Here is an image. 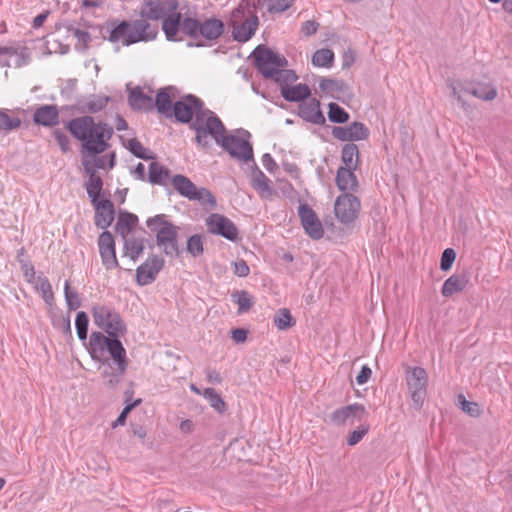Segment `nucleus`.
<instances>
[{"label":"nucleus","instance_id":"nucleus-1","mask_svg":"<svg viewBox=\"0 0 512 512\" xmlns=\"http://www.w3.org/2000/svg\"><path fill=\"white\" fill-rule=\"evenodd\" d=\"M100 329L107 333V336L102 332L93 331L90 335L87 350L94 361L101 362L104 365H110L109 359L105 357L108 352L118 366L121 373H125L127 369L126 350L120 341V337L124 336L127 332L125 322L119 313L103 325Z\"/></svg>","mask_w":512,"mask_h":512},{"label":"nucleus","instance_id":"nucleus-2","mask_svg":"<svg viewBox=\"0 0 512 512\" xmlns=\"http://www.w3.org/2000/svg\"><path fill=\"white\" fill-rule=\"evenodd\" d=\"M66 128L75 139L81 141L82 151L88 155L102 154L110 147L113 128L102 121L96 123L89 115L71 119Z\"/></svg>","mask_w":512,"mask_h":512},{"label":"nucleus","instance_id":"nucleus-3","mask_svg":"<svg viewBox=\"0 0 512 512\" xmlns=\"http://www.w3.org/2000/svg\"><path fill=\"white\" fill-rule=\"evenodd\" d=\"M188 102H192L195 105L196 111L194 112V120L190 123V128L195 131L196 143L203 147L208 148L210 143L208 136L213 139L216 136H221V132H226V128L221 119L211 110L204 107V102L193 94L185 96Z\"/></svg>","mask_w":512,"mask_h":512},{"label":"nucleus","instance_id":"nucleus-4","mask_svg":"<svg viewBox=\"0 0 512 512\" xmlns=\"http://www.w3.org/2000/svg\"><path fill=\"white\" fill-rule=\"evenodd\" d=\"M236 132L239 136L221 132V136H216L214 140L232 158L244 162L253 161V147L249 141L251 138L250 132L245 129H238Z\"/></svg>","mask_w":512,"mask_h":512},{"label":"nucleus","instance_id":"nucleus-5","mask_svg":"<svg viewBox=\"0 0 512 512\" xmlns=\"http://www.w3.org/2000/svg\"><path fill=\"white\" fill-rule=\"evenodd\" d=\"M252 55L255 68L265 79L272 78L277 74V70L285 68L288 64L283 55L263 45L257 46Z\"/></svg>","mask_w":512,"mask_h":512},{"label":"nucleus","instance_id":"nucleus-6","mask_svg":"<svg viewBox=\"0 0 512 512\" xmlns=\"http://www.w3.org/2000/svg\"><path fill=\"white\" fill-rule=\"evenodd\" d=\"M171 184L177 193L190 201H198L200 204H209L215 208L217 201L210 190L205 187L198 188L187 176L176 174L171 178Z\"/></svg>","mask_w":512,"mask_h":512},{"label":"nucleus","instance_id":"nucleus-7","mask_svg":"<svg viewBox=\"0 0 512 512\" xmlns=\"http://www.w3.org/2000/svg\"><path fill=\"white\" fill-rule=\"evenodd\" d=\"M427 373L422 367H414L406 373V383L410 397L415 409L420 410L423 406L427 393Z\"/></svg>","mask_w":512,"mask_h":512},{"label":"nucleus","instance_id":"nucleus-8","mask_svg":"<svg viewBox=\"0 0 512 512\" xmlns=\"http://www.w3.org/2000/svg\"><path fill=\"white\" fill-rule=\"evenodd\" d=\"M178 8V0H143L139 8V16L157 23Z\"/></svg>","mask_w":512,"mask_h":512},{"label":"nucleus","instance_id":"nucleus-9","mask_svg":"<svg viewBox=\"0 0 512 512\" xmlns=\"http://www.w3.org/2000/svg\"><path fill=\"white\" fill-rule=\"evenodd\" d=\"M130 33L127 35V45H133L140 42H151L156 40L159 34L158 23H153L145 17L129 21Z\"/></svg>","mask_w":512,"mask_h":512},{"label":"nucleus","instance_id":"nucleus-10","mask_svg":"<svg viewBox=\"0 0 512 512\" xmlns=\"http://www.w3.org/2000/svg\"><path fill=\"white\" fill-rule=\"evenodd\" d=\"M207 231L212 235L221 236L224 239L236 242L239 239V229L234 222L219 213H211L205 220Z\"/></svg>","mask_w":512,"mask_h":512},{"label":"nucleus","instance_id":"nucleus-11","mask_svg":"<svg viewBox=\"0 0 512 512\" xmlns=\"http://www.w3.org/2000/svg\"><path fill=\"white\" fill-rule=\"evenodd\" d=\"M368 415L365 406L361 403H352L335 409L329 415L330 423L335 426L353 425L362 422Z\"/></svg>","mask_w":512,"mask_h":512},{"label":"nucleus","instance_id":"nucleus-12","mask_svg":"<svg viewBox=\"0 0 512 512\" xmlns=\"http://www.w3.org/2000/svg\"><path fill=\"white\" fill-rule=\"evenodd\" d=\"M360 200L352 193H343L336 198L334 212L343 224L352 223L360 211Z\"/></svg>","mask_w":512,"mask_h":512},{"label":"nucleus","instance_id":"nucleus-13","mask_svg":"<svg viewBox=\"0 0 512 512\" xmlns=\"http://www.w3.org/2000/svg\"><path fill=\"white\" fill-rule=\"evenodd\" d=\"M165 265V260L156 254L150 255L145 262L136 269V283L147 286L153 283Z\"/></svg>","mask_w":512,"mask_h":512},{"label":"nucleus","instance_id":"nucleus-14","mask_svg":"<svg viewBox=\"0 0 512 512\" xmlns=\"http://www.w3.org/2000/svg\"><path fill=\"white\" fill-rule=\"evenodd\" d=\"M178 231L179 227L171 223L162 228L156 237L157 246L168 257L179 256Z\"/></svg>","mask_w":512,"mask_h":512},{"label":"nucleus","instance_id":"nucleus-15","mask_svg":"<svg viewBox=\"0 0 512 512\" xmlns=\"http://www.w3.org/2000/svg\"><path fill=\"white\" fill-rule=\"evenodd\" d=\"M298 215L305 232L314 240H319L324 235L322 223L314 210L307 204H300Z\"/></svg>","mask_w":512,"mask_h":512},{"label":"nucleus","instance_id":"nucleus-16","mask_svg":"<svg viewBox=\"0 0 512 512\" xmlns=\"http://www.w3.org/2000/svg\"><path fill=\"white\" fill-rule=\"evenodd\" d=\"M99 253L104 267L107 270L119 268L116 257L115 241L111 232L103 231L98 239Z\"/></svg>","mask_w":512,"mask_h":512},{"label":"nucleus","instance_id":"nucleus-17","mask_svg":"<svg viewBox=\"0 0 512 512\" xmlns=\"http://www.w3.org/2000/svg\"><path fill=\"white\" fill-rule=\"evenodd\" d=\"M370 131L367 126L358 121L352 122L348 126H334L332 135L340 141H361L369 137Z\"/></svg>","mask_w":512,"mask_h":512},{"label":"nucleus","instance_id":"nucleus-18","mask_svg":"<svg viewBox=\"0 0 512 512\" xmlns=\"http://www.w3.org/2000/svg\"><path fill=\"white\" fill-rule=\"evenodd\" d=\"M239 18H244V20L242 23H237L236 20L232 22V37L237 42L245 43L254 36L258 29L259 18L258 15L254 14L239 16Z\"/></svg>","mask_w":512,"mask_h":512},{"label":"nucleus","instance_id":"nucleus-19","mask_svg":"<svg viewBox=\"0 0 512 512\" xmlns=\"http://www.w3.org/2000/svg\"><path fill=\"white\" fill-rule=\"evenodd\" d=\"M298 116L306 122L315 125H324L325 116L320 109V101L316 98H310L300 103L298 106Z\"/></svg>","mask_w":512,"mask_h":512},{"label":"nucleus","instance_id":"nucleus-20","mask_svg":"<svg viewBox=\"0 0 512 512\" xmlns=\"http://www.w3.org/2000/svg\"><path fill=\"white\" fill-rule=\"evenodd\" d=\"M95 209V225L104 231L112 224L115 218V209L111 200L103 199L92 203Z\"/></svg>","mask_w":512,"mask_h":512},{"label":"nucleus","instance_id":"nucleus-21","mask_svg":"<svg viewBox=\"0 0 512 512\" xmlns=\"http://www.w3.org/2000/svg\"><path fill=\"white\" fill-rule=\"evenodd\" d=\"M199 31V38L202 37L207 41L213 42L222 36L225 31V24L216 17L206 18L204 21H201Z\"/></svg>","mask_w":512,"mask_h":512},{"label":"nucleus","instance_id":"nucleus-22","mask_svg":"<svg viewBox=\"0 0 512 512\" xmlns=\"http://www.w3.org/2000/svg\"><path fill=\"white\" fill-rule=\"evenodd\" d=\"M128 103L134 111L148 112L154 109L153 98L145 94L140 86L129 90Z\"/></svg>","mask_w":512,"mask_h":512},{"label":"nucleus","instance_id":"nucleus-23","mask_svg":"<svg viewBox=\"0 0 512 512\" xmlns=\"http://www.w3.org/2000/svg\"><path fill=\"white\" fill-rule=\"evenodd\" d=\"M269 0H241L239 5L233 10L234 18L245 15H257L259 12L264 15V11L268 12Z\"/></svg>","mask_w":512,"mask_h":512},{"label":"nucleus","instance_id":"nucleus-24","mask_svg":"<svg viewBox=\"0 0 512 512\" xmlns=\"http://www.w3.org/2000/svg\"><path fill=\"white\" fill-rule=\"evenodd\" d=\"M33 121L44 127H52L59 122V112L55 105H42L33 114Z\"/></svg>","mask_w":512,"mask_h":512},{"label":"nucleus","instance_id":"nucleus-25","mask_svg":"<svg viewBox=\"0 0 512 512\" xmlns=\"http://www.w3.org/2000/svg\"><path fill=\"white\" fill-rule=\"evenodd\" d=\"M130 22L127 20L123 21H111L108 23V36H104V39H107L109 42L117 43L119 41L122 42L124 46H128L126 39L127 35L130 33Z\"/></svg>","mask_w":512,"mask_h":512},{"label":"nucleus","instance_id":"nucleus-26","mask_svg":"<svg viewBox=\"0 0 512 512\" xmlns=\"http://www.w3.org/2000/svg\"><path fill=\"white\" fill-rule=\"evenodd\" d=\"M162 21V31L168 41H178L177 35L181 31L182 15L178 10L171 12Z\"/></svg>","mask_w":512,"mask_h":512},{"label":"nucleus","instance_id":"nucleus-27","mask_svg":"<svg viewBox=\"0 0 512 512\" xmlns=\"http://www.w3.org/2000/svg\"><path fill=\"white\" fill-rule=\"evenodd\" d=\"M281 96L288 102H304L311 95V90L307 84L282 85Z\"/></svg>","mask_w":512,"mask_h":512},{"label":"nucleus","instance_id":"nucleus-28","mask_svg":"<svg viewBox=\"0 0 512 512\" xmlns=\"http://www.w3.org/2000/svg\"><path fill=\"white\" fill-rule=\"evenodd\" d=\"M173 90H175L173 86L160 88L156 94L155 101H153L154 108L166 118L172 117L174 103L172 102L170 92Z\"/></svg>","mask_w":512,"mask_h":512},{"label":"nucleus","instance_id":"nucleus-29","mask_svg":"<svg viewBox=\"0 0 512 512\" xmlns=\"http://www.w3.org/2000/svg\"><path fill=\"white\" fill-rule=\"evenodd\" d=\"M356 169H349L346 167H339L336 173L335 182L339 190L344 193L347 191H356L358 187V180L354 173Z\"/></svg>","mask_w":512,"mask_h":512},{"label":"nucleus","instance_id":"nucleus-30","mask_svg":"<svg viewBox=\"0 0 512 512\" xmlns=\"http://www.w3.org/2000/svg\"><path fill=\"white\" fill-rule=\"evenodd\" d=\"M196 111L195 105L192 102L184 100H178L174 103L172 109V116L175 117L176 121L188 124L193 120L194 112Z\"/></svg>","mask_w":512,"mask_h":512},{"label":"nucleus","instance_id":"nucleus-31","mask_svg":"<svg viewBox=\"0 0 512 512\" xmlns=\"http://www.w3.org/2000/svg\"><path fill=\"white\" fill-rule=\"evenodd\" d=\"M468 284L466 275L453 274L447 278L441 288L444 297H451L453 294L462 292Z\"/></svg>","mask_w":512,"mask_h":512},{"label":"nucleus","instance_id":"nucleus-32","mask_svg":"<svg viewBox=\"0 0 512 512\" xmlns=\"http://www.w3.org/2000/svg\"><path fill=\"white\" fill-rule=\"evenodd\" d=\"M170 178V170L160 164L159 162L153 161L148 166V182L152 185L165 186L167 180Z\"/></svg>","mask_w":512,"mask_h":512},{"label":"nucleus","instance_id":"nucleus-33","mask_svg":"<svg viewBox=\"0 0 512 512\" xmlns=\"http://www.w3.org/2000/svg\"><path fill=\"white\" fill-rule=\"evenodd\" d=\"M110 101V97L104 95H90L79 102L82 112L98 113L102 111Z\"/></svg>","mask_w":512,"mask_h":512},{"label":"nucleus","instance_id":"nucleus-34","mask_svg":"<svg viewBox=\"0 0 512 512\" xmlns=\"http://www.w3.org/2000/svg\"><path fill=\"white\" fill-rule=\"evenodd\" d=\"M251 186L261 195L271 193L270 179L259 169L253 160Z\"/></svg>","mask_w":512,"mask_h":512},{"label":"nucleus","instance_id":"nucleus-35","mask_svg":"<svg viewBox=\"0 0 512 512\" xmlns=\"http://www.w3.org/2000/svg\"><path fill=\"white\" fill-rule=\"evenodd\" d=\"M137 223H138L137 215L127 212V211H123V212L119 213V216H118V219H117V222L115 225V230H116V232L120 233L123 237H125L126 234H128L129 232H131L134 229V227L137 225Z\"/></svg>","mask_w":512,"mask_h":512},{"label":"nucleus","instance_id":"nucleus-36","mask_svg":"<svg viewBox=\"0 0 512 512\" xmlns=\"http://www.w3.org/2000/svg\"><path fill=\"white\" fill-rule=\"evenodd\" d=\"M319 89L324 93L334 96L335 93H346L349 86L343 80L322 77L319 81Z\"/></svg>","mask_w":512,"mask_h":512},{"label":"nucleus","instance_id":"nucleus-37","mask_svg":"<svg viewBox=\"0 0 512 512\" xmlns=\"http://www.w3.org/2000/svg\"><path fill=\"white\" fill-rule=\"evenodd\" d=\"M341 159L344 163L343 167L349 169H357L359 161V150L356 144L347 143L342 147Z\"/></svg>","mask_w":512,"mask_h":512},{"label":"nucleus","instance_id":"nucleus-38","mask_svg":"<svg viewBox=\"0 0 512 512\" xmlns=\"http://www.w3.org/2000/svg\"><path fill=\"white\" fill-rule=\"evenodd\" d=\"M118 312L105 305L100 306H94L92 308V316L94 323L97 327L101 328L103 325L111 321V319L116 315Z\"/></svg>","mask_w":512,"mask_h":512},{"label":"nucleus","instance_id":"nucleus-39","mask_svg":"<svg viewBox=\"0 0 512 512\" xmlns=\"http://www.w3.org/2000/svg\"><path fill=\"white\" fill-rule=\"evenodd\" d=\"M10 112L8 109L0 108V132L9 133L18 129L22 124V120L17 116L10 115Z\"/></svg>","mask_w":512,"mask_h":512},{"label":"nucleus","instance_id":"nucleus-40","mask_svg":"<svg viewBox=\"0 0 512 512\" xmlns=\"http://www.w3.org/2000/svg\"><path fill=\"white\" fill-rule=\"evenodd\" d=\"M67 31L74 38L77 39V43L75 44V49L78 51H84L87 49L88 44L91 42V35L88 31L82 30L75 26L74 24H69L67 26Z\"/></svg>","mask_w":512,"mask_h":512},{"label":"nucleus","instance_id":"nucleus-41","mask_svg":"<svg viewBox=\"0 0 512 512\" xmlns=\"http://www.w3.org/2000/svg\"><path fill=\"white\" fill-rule=\"evenodd\" d=\"M144 251V244L142 239L138 238H125L124 241V255L129 256L132 261H136Z\"/></svg>","mask_w":512,"mask_h":512},{"label":"nucleus","instance_id":"nucleus-42","mask_svg":"<svg viewBox=\"0 0 512 512\" xmlns=\"http://www.w3.org/2000/svg\"><path fill=\"white\" fill-rule=\"evenodd\" d=\"M86 192L91 200V203L101 201L100 196L103 189V180L100 176H93L85 183Z\"/></svg>","mask_w":512,"mask_h":512},{"label":"nucleus","instance_id":"nucleus-43","mask_svg":"<svg viewBox=\"0 0 512 512\" xmlns=\"http://www.w3.org/2000/svg\"><path fill=\"white\" fill-rule=\"evenodd\" d=\"M350 118L349 113L335 102L328 104V120L335 124H344Z\"/></svg>","mask_w":512,"mask_h":512},{"label":"nucleus","instance_id":"nucleus-44","mask_svg":"<svg viewBox=\"0 0 512 512\" xmlns=\"http://www.w3.org/2000/svg\"><path fill=\"white\" fill-rule=\"evenodd\" d=\"M203 397L209 402L210 406L218 413L222 414L226 410V403L214 388H205Z\"/></svg>","mask_w":512,"mask_h":512},{"label":"nucleus","instance_id":"nucleus-45","mask_svg":"<svg viewBox=\"0 0 512 512\" xmlns=\"http://www.w3.org/2000/svg\"><path fill=\"white\" fill-rule=\"evenodd\" d=\"M359 423L360 425L353 431L349 432L347 436L346 443L348 446L357 445L368 434L370 430V424L366 421V418Z\"/></svg>","mask_w":512,"mask_h":512},{"label":"nucleus","instance_id":"nucleus-46","mask_svg":"<svg viewBox=\"0 0 512 512\" xmlns=\"http://www.w3.org/2000/svg\"><path fill=\"white\" fill-rule=\"evenodd\" d=\"M334 61V53L330 49H319L312 56V64L316 67H330Z\"/></svg>","mask_w":512,"mask_h":512},{"label":"nucleus","instance_id":"nucleus-47","mask_svg":"<svg viewBox=\"0 0 512 512\" xmlns=\"http://www.w3.org/2000/svg\"><path fill=\"white\" fill-rule=\"evenodd\" d=\"M201 21L193 17L182 18L181 32L192 39L199 38Z\"/></svg>","mask_w":512,"mask_h":512},{"label":"nucleus","instance_id":"nucleus-48","mask_svg":"<svg viewBox=\"0 0 512 512\" xmlns=\"http://www.w3.org/2000/svg\"><path fill=\"white\" fill-rule=\"evenodd\" d=\"M232 300L238 305V314L249 311L253 306V299L245 290H240L233 293Z\"/></svg>","mask_w":512,"mask_h":512},{"label":"nucleus","instance_id":"nucleus-49","mask_svg":"<svg viewBox=\"0 0 512 512\" xmlns=\"http://www.w3.org/2000/svg\"><path fill=\"white\" fill-rule=\"evenodd\" d=\"M274 325L279 330H287L288 328L295 325V321L290 313V311L286 308L279 309L278 312L274 316Z\"/></svg>","mask_w":512,"mask_h":512},{"label":"nucleus","instance_id":"nucleus-50","mask_svg":"<svg viewBox=\"0 0 512 512\" xmlns=\"http://www.w3.org/2000/svg\"><path fill=\"white\" fill-rule=\"evenodd\" d=\"M89 317L86 312L80 311L76 314L75 327L80 341L85 342L88 335Z\"/></svg>","mask_w":512,"mask_h":512},{"label":"nucleus","instance_id":"nucleus-51","mask_svg":"<svg viewBox=\"0 0 512 512\" xmlns=\"http://www.w3.org/2000/svg\"><path fill=\"white\" fill-rule=\"evenodd\" d=\"M187 252L193 257H199L204 252L203 237L200 234H194L187 239Z\"/></svg>","mask_w":512,"mask_h":512},{"label":"nucleus","instance_id":"nucleus-52","mask_svg":"<svg viewBox=\"0 0 512 512\" xmlns=\"http://www.w3.org/2000/svg\"><path fill=\"white\" fill-rule=\"evenodd\" d=\"M465 92L473 95L482 100H493L497 96V91L494 87L488 85H480L476 88L465 89Z\"/></svg>","mask_w":512,"mask_h":512},{"label":"nucleus","instance_id":"nucleus-53","mask_svg":"<svg viewBox=\"0 0 512 512\" xmlns=\"http://www.w3.org/2000/svg\"><path fill=\"white\" fill-rule=\"evenodd\" d=\"M36 287L41 292L44 301L51 304L54 295L48 278L44 275H39L36 279Z\"/></svg>","mask_w":512,"mask_h":512},{"label":"nucleus","instance_id":"nucleus-54","mask_svg":"<svg viewBox=\"0 0 512 512\" xmlns=\"http://www.w3.org/2000/svg\"><path fill=\"white\" fill-rule=\"evenodd\" d=\"M64 297L69 310H77L81 306V300L77 291L71 290L68 280L64 283Z\"/></svg>","mask_w":512,"mask_h":512},{"label":"nucleus","instance_id":"nucleus-55","mask_svg":"<svg viewBox=\"0 0 512 512\" xmlns=\"http://www.w3.org/2000/svg\"><path fill=\"white\" fill-rule=\"evenodd\" d=\"M172 222L166 220V215L158 214L153 217H150L146 221V225L151 233L155 234L157 237L159 231L162 228H166L167 225H170Z\"/></svg>","mask_w":512,"mask_h":512},{"label":"nucleus","instance_id":"nucleus-56","mask_svg":"<svg viewBox=\"0 0 512 512\" xmlns=\"http://www.w3.org/2000/svg\"><path fill=\"white\" fill-rule=\"evenodd\" d=\"M271 79L278 83L281 88L282 85H290L294 83L298 79V76L293 70L280 68L279 70H277V74L273 76Z\"/></svg>","mask_w":512,"mask_h":512},{"label":"nucleus","instance_id":"nucleus-57","mask_svg":"<svg viewBox=\"0 0 512 512\" xmlns=\"http://www.w3.org/2000/svg\"><path fill=\"white\" fill-rule=\"evenodd\" d=\"M458 402L461 410L470 417L476 418L481 415V409L478 403L466 400L464 395L460 394L458 396Z\"/></svg>","mask_w":512,"mask_h":512},{"label":"nucleus","instance_id":"nucleus-58","mask_svg":"<svg viewBox=\"0 0 512 512\" xmlns=\"http://www.w3.org/2000/svg\"><path fill=\"white\" fill-rule=\"evenodd\" d=\"M126 148L130 151L131 154H133L135 157L139 159H152L151 155H144V147L142 143L136 138L129 139Z\"/></svg>","mask_w":512,"mask_h":512},{"label":"nucleus","instance_id":"nucleus-59","mask_svg":"<svg viewBox=\"0 0 512 512\" xmlns=\"http://www.w3.org/2000/svg\"><path fill=\"white\" fill-rule=\"evenodd\" d=\"M294 2L295 0H269L268 13H282L289 9Z\"/></svg>","mask_w":512,"mask_h":512},{"label":"nucleus","instance_id":"nucleus-60","mask_svg":"<svg viewBox=\"0 0 512 512\" xmlns=\"http://www.w3.org/2000/svg\"><path fill=\"white\" fill-rule=\"evenodd\" d=\"M455 259H456L455 250L452 248H446L441 255V260H440L441 270L442 271L450 270Z\"/></svg>","mask_w":512,"mask_h":512},{"label":"nucleus","instance_id":"nucleus-61","mask_svg":"<svg viewBox=\"0 0 512 512\" xmlns=\"http://www.w3.org/2000/svg\"><path fill=\"white\" fill-rule=\"evenodd\" d=\"M54 137L57 144L60 146L64 153L70 151V140L68 136L60 130L54 131Z\"/></svg>","mask_w":512,"mask_h":512},{"label":"nucleus","instance_id":"nucleus-62","mask_svg":"<svg viewBox=\"0 0 512 512\" xmlns=\"http://www.w3.org/2000/svg\"><path fill=\"white\" fill-rule=\"evenodd\" d=\"M117 372H111L104 370L102 375L105 379H107V384L110 387H115L120 382V377L124 374L120 372V369L116 365Z\"/></svg>","mask_w":512,"mask_h":512},{"label":"nucleus","instance_id":"nucleus-63","mask_svg":"<svg viewBox=\"0 0 512 512\" xmlns=\"http://www.w3.org/2000/svg\"><path fill=\"white\" fill-rule=\"evenodd\" d=\"M234 267V274L238 277H247L250 273V268L247 264V262L243 259H240L238 261H235L233 263Z\"/></svg>","mask_w":512,"mask_h":512},{"label":"nucleus","instance_id":"nucleus-64","mask_svg":"<svg viewBox=\"0 0 512 512\" xmlns=\"http://www.w3.org/2000/svg\"><path fill=\"white\" fill-rule=\"evenodd\" d=\"M319 27V23L315 20H307L302 23L301 32L303 35L309 37L314 35Z\"/></svg>","mask_w":512,"mask_h":512}]
</instances>
